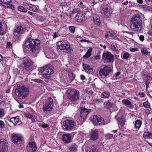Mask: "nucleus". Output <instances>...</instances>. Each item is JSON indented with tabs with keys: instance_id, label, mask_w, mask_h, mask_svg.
Returning a JSON list of instances; mask_svg holds the SVG:
<instances>
[{
	"instance_id": "nucleus-1",
	"label": "nucleus",
	"mask_w": 152,
	"mask_h": 152,
	"mask_svg": "<svg viewBox=\"0 0 152 152\" xmlns=\"http://www.w3.org/2000/svg\"><path fill=\"white\" fill-rule=\"evenodd\" d=\"M40 43V41L37 39L34 40L29 38L26 41L25 45L28 50L33 53H35L38 52Z\"/></svg>"
},
{
	"instance_id": "nucleus-2",
	"label": "nucleus",
	"mask_w": 152,
	"mask_h": 152,
	"mask_svg": "<svg viewBox=\"0 0 152 152\" xmlns=\"http://www.w3.org/2000/svg\"><path fill=\"white\" fill-rule=\"evenodd\" d=\"M131 29L134 31H140L142 29V19L138 14H135L134 17L131 19L130 21Z\"/></svg>"
},
{
	"instance_id": "nucleus-3",
	"label": "nucleus",
	"mask_w": 152,
	"mask_h": 152,
	"mask_svg": "<svg viewBox=\"0 0 152 152\" xmlns=\"http://www.w3.org/2000/svg\"><path fill=\"white\" fill-rule=\"evenodd\" d=\"M29 89L24 86H19L16 92V95L20 99H25L29 94Z\"/></svg>"
},
{
	"instance_id": "nucleus-4",
	"label": "nucleus",
	"mask_w": 152,
	"mask_h": 152,
	"mask_svg": "<svg viewBox=\"0 0 152 152\" xmlns=\"http://www.w3.org/2000/svg\"><path fill=\"white\" fill-rule=\"evenodd\" d=\"M53 68L51 65H48L40 68L42 76L48 78L53 73Z\"/></svg>"
},
{
	"instance_id": "nucleus-5",
	"label": "nucleus",
	"mask_w": 152,
	"mask_h": 152,
	"mask_svg": "<svg viewBox=\"0 0 152 152\" xmlns=\"http://www.w3.org/2000/svg\"><path fill=\"white\" fill-rule=\"evenodd\" d=\"M57 45L59 49L61 50H66L68 53H71L73 51L72 48L70 47L69 43L66 41H59L57 43Z\"/></svg>"
},
{
	"instance_id": "nucleus-6",
	"label": "nucleus",
	"mask_w": 152,
	"mask_h": 152,
	"mask_svg": "<svg viewBox=\"0 0 152 152\" xmlns=\"http://www.w3.org/2000/svg\"><path fill=\"white\" fill-rule=\"evenodd\" d=\"M53 105V100L51 97H49L43 106L42 110L44 112L47 113L51 111Z\"/></svg>"
},
{
	"instance_id": "nucleus-7",
	"label": "nucleus",
	"mask_w": 152,
	"mask_h": 152,
	"mask_svg": "<svg viewBox=\"0 0 152 152\" xmlns=\"http://www.w3.org/2000/svg\"><path fill=\"white\" fill-rule=\"evenodd\" d=\"M76 125L74 121L66 119L63 122V129L66 131H70L73 129Z\"/></svg>"
},
{
	"instance_id": "nucleus-8",
	"label": "nucleus",
	"mask_w": 152,
	"mask_h": 152,
	"mask_svg": "<svg viewBox=\"0 0 152 152\" xmlns=\"http://www.w3.org/2000/svg\"><path fill=\"white\" fill-rule=\"evenodd\" d=\"M112 71V67L105 65L103 68H101L99 71V75L101 77L104 78L108 75Z\"/></svg>"
},
{
	"instance_id": "nucleus-9",
	"label": "nucleus",
	"mask_w": 152,
	"mask_h": 152,
	"mask_svg": "<svg viewBox=\"0 0 152 152\" xmlns=\"http://www.w3.org/2000/svg\"><path fill=\"white\" fill-rule=\"evenodd\" d=\"M91 118L95 126L105 125L107 124V123L104 121V119L99 115L92 116Z\"/></svg>"
},
{
	"instance_id": "nucleus-10",
	"label": "nucleus",
	"mask_w": 152,
	"mask_h": 152,
	"mask_svg": "<svg viewBox=\"0 0 152 152\" xmlns=\"http://www.w3.org/2000/svg\"><path fill=\"white\" fill-rule=\"evenodd\" d=\"M22 64L23 65V68L27 71L29 70V67L33 66L34 62L28 57L23 58Z\"/></svg>"
},
{
	"instance_id": "nucleus-11",
	"label": "nucleus",
	"mask_w": 152,
	"mask_h": 152,
	"mask_svg": "<svg viewBox=\"0 0 152 152\" xmlns=\"http://www.w3.org/2000/svg\"><path fill=\"white\" fill-rule=\"evenodd\" d=\"M113 56L110 52L103 53L102 59L105 63L113 62L114 61Z\"/></svg>"
},
{
	"instance_id": "nucleus-12",
	"label": "nucleus",
	"mask_w": 152,
	"mask_h": 152,
	"mask_svg": "<svg viewBox=\"0 0 152 152\" xmlns=\"http://www.w3.org/2000/svg\"><path fill=\"white\" fill-rule=\"evenodd\" d=\"M11 139L13 142L18 145L22 142L23 138L18 134H13L11 135Z\"/></svg>"
},
{
	"instance_id": "nucleus-13",
	"label": "nucleus",
	"mask_w": 152,
	"mask_h": 152,
	"mask_svg": "<svg viewBox=\"0 0 152 152\" xmlns=\"http://www.w3.org/2000/svg\"><path fill=\"white\" fill-rule=\"evenodd\" d=\"M79 92L75 90L71 91L69 96V99L72 101L74 102L78 99Z\"/></svg>"
},
{
	"instance_id": "nucleus-14",
	"label": "nucleus",
	"mask_w": 152,
	"mask_h": 152,
	"mask_svg": "<svg viewBox=\"0 0 152 152\" xmlns=\"http://www.w3.org/2000/svg\"><path fill=\"white\" fill-rule=\"evenodd\" d=\"M72 139V135L70 134L65 133L62 135V140L65 143H70Z\"/></svg>"
},
{
	"instance_id": "nucleus-15",
	"label": "nucleus",
	"mask_w": 152,
	"mask_h": 152,
	"mask_svg": "<svg viewBox=\"0 0 152 152\" xmlns=\"http://www.w3.org/2000/svg\"><path fill=\"white\" fill-rule=\"evenodd\" d=\"M12 1V0H0L2 3L3 4V6L14 10L15 8L10 3Z\"/></svg>"
},
{
	"instance_id": "nucleus-16",
	"label": "nucleus",
	"mask_w": 152,
	"mask_h": 152,
	"mask_svg": "<svg viewBox=\"0 0 152 152\" xmlns=\"http://www.w3.org/2000/svg\"><path fill=\"white\" fill-rule=\"evenodd\" d=\"M7 143L5 140H0V152H5L7 149Z\"/></svg>"
},
{
	"instance_id": "nucleus-17",
	"label": "nucleus",
	"mask_w": 152,
	"mask_h": 152,
	"mask_svg": "<svg viewBox=\"0 0 152 152\" xmlns=\"http://www.w3.org/2000/svg\"><path fill=\"white\" fill-rule=\"evenodd\" d=\"M26 148L29 152H34L37 149V147L34 142H31L28 144Z\"/></svg>"
},
{
	"instance_id": "nucleus-18",
	"label": "nucleus",
	"mask_w": 152,
	"mask_h": 152,
	"mask_svg": "<svg viewBox=\"0 0 152 152\" xmlns=\"http://www.w3.org/2000/svg\"><path fill=\"white\" fill-rule=\"evenodd\" d=\"M101 12L102 15L106 18L108 17L111 14V12L109 7L103 8Z\"/></svg>"
},
{
	"instance_id": "nucleus-19",
	"label": "nucleus",
	"mask_w": 152,
	"mask_h": 152,
	"mask_svg": "<svg viewBox=\"0 0 152 152\" xmlns=\"http://www.w3.org/2000/svg\"><path fill=\"white\" fill-rule=\"evenodd\" d=\"M90 111L91 110H88L85 108H82V107L81 110H80V115L81 118L84 120L90 113Z\"/></svg>"
},
{
	"instance_id": "nucleus-20",
	"label": "nucleus",
	"mask_w": 152,
	"mask_h": 152,
	"mask_svg": "<svg viewBox=\"0 0 152 152\" xmlns=\"http://www.w3.org/2000/svg\"><path fill=\"white\" fill-rule=\"evenodd\" d=\"M23 28L21 26H17L14 30V35L15 37H18L22 34Z\"/></svg>"
},
{
	"instance_id": "nucleus-21",
	"label": "nucleus",
	"mask_w": 152,
	"mask_h": 152,
	"mask_svg": "<svg viewBox=\"0 0 152 152\" xmlns=\"http://www.w3.org/2000/svg\"><path fill=\"white\" fill-rule=\"evenodd\" d=\"M90 139L92 140H95L99 137L98 132L96 130H92L90 133Z\"/></svg>"
},
{
	"instance_id": "nucleus-22",
	"label": "nucleus",
	"mask_w": 152,
	"mask_h": 152,
	"mask_svg": "<svg viewBox=\"0 0 152 152\" xmlns=\"http://www.w3.org/2000/svg\"><path fill=\"white\" fill-rule=\"evenodd\" d=\"M24 6L27 7V8L28 9L30 10L36 12L38 11V9L37 7L35 5L28 4L26 3H24L23 4Z\"/></svg>"
},
{
	"instance_id": "nucleus-23",
	"label": "nucleus",
	"mask_w": 152,
	"mask_h": 152,
	"mask_svg": "<svg viewBox=\"0 0 152 152\" xmlns=\"http://www.w3.org/2000/svg\"><path fill=\"white\" fill-rule=\"evenodd\" d=\"M75 18L77 22H80L85 19V15L82 13H78L75 16Z\"/></svg>"
},
{
	"instance_id": "nucleus-24",
	"label": "nucleus",
	"mask_w": 152,
	"mask_h": 152,
	"mask_svg": "<svg viewBox=\"0 0 152 152\" xmlns=\"http://www.w3.org/2000/svg\"><path fill=\"white\" fill-rule=\"evenodd\" d=\"M83 66L85 72L87 73H92L93 72V69L90 68V65H89L83 64Z\"/></svg>"
},
{
	"instance_id": "nucleus-25",
	"label": "nucleus",
	"mask_w": 152,
	"mask_h": 152,
	"mask_svg": "<svg viewBox=\"0 0 152 152\" xmlns=\"http://www.w3.org/2000/svg\"><path fill=\"white\" fill-rule=\"evenodd\" d=\"M93 19L94 23L96 25L100 26L101 23L99 19V17L97 15H95L93 16Z\"/></svg>"
},
{
	"instance_id": "nucleus-26",
	"label": "nucleus",
	"mask_w": 152,
	"mask_h": 152,
	"mask_svg": "<svg viewBox=\"0 0 152 152\" xmlns=\"http://www.w3.org/2000/svg\"><path fill=\"white\" fill-rule=\"evenodd\" d=\"M113 104L109 101L104 103V107L107 109H110L113 107Z\"/></svg>"
},
{
	"instance_id": "nucleus-27",
	"label": "nucleus",
	"mask_w": 152,
	"mask_h": 152,
	"mask_svg": "<svg viewBox=\"0 0 152 152\" xmlns=\"http://www.w3.org/2000/svg\"><path fill=\"white\" fill-rule=\"evenodd\" d=\"M19 117H13L10 118V121L13 124L15 125L19 121Z\"/></svg>"
},
{
	"instance_id": "nucleus-28",
	"label": "nucleus",
	"mask_w": 152,
	"mask_h": 152,
	"mask_svg": "<svg viewBox=\"0 0 152 152\" xmlns=\"http://www.w3.org/2000/svg\"><path fill=\"white\" fill-rule=\"evenodd\" d=\"M143 137L145 139L152 138V134L148 132H145L143 134Z\"/></svg>"
},
{
	"instance_id": "nucleus-29",
	"label": "nucleus",
	"mask_w": 152,
	"mask_h": 152,
	"mask_svg": "<svg viewBox=\"0 0 152 152\" xmlns=\"http://www.w3.org/2000/svg\"><path fill=\"white\" fill-rule=\"evenodd\" d=\"M92 50V48L89 49L86 54L83 56V58H84L90 57L91 55V52Z\"/></svg>"
},
{
	"instance_id": "nucleus-30",
	"label": "nucleus",
	"mask_w": 152,
	"mask_h": 152,
	"mask_svg": "<svg viewBox=\"0 0 152 152\" xmlns=\"http://www.w3.org/2000/svg\"><path fill=\"white\" fill-rule=\"evenodd\" d=\"M110 96V94L109 92L106 91L103 92L101 95V97L102 98L106 99L108 98Z\"/></svg>"
},
{
	"instance_id": "nucleus-31",
	"label": "nucleus",
	"mask_w": 152,
	"mask_h": 152,
	"mask_svg": "<svg viewBox=\"0 0 152 152\" xmlns=\"http://www.w3.org/2000/svg\"><path fill=\"white\" fill-rule=\"evenodd\" d=\"M68 75L69 76V80H70V82H71L74 80L75 75V74L71 72L68 73Z\"/></svg>"
},
{
	"instance_id": "nucleus-32",
	"label": "nucleus",
	"mask_w": 152,
	"mask_h": 152,
	"mask_svg": "<svg viewBox=\"0 0 152 152\" xmlns=\"http://www.w3.org/2000/svg\"><path fill=\"white\" fill-rule=\"evenodd\" d=\"M122 103L125 106L132 105L131 102L128 99H123Z\"/></svg>"
},
{
	"instance_id": "nucleus-33",
	"label": "nucleus",
	"mask_w": 152,
	"mask_h": 152,
	"mask_svg": "<svg viewBox=\"0 0 152 152\" xmlns=\"http://www.w3.org/2000/svg\"><path fill=\"white\" fill-rule=\"evenodd\" d=\"M88 150L89 151V152H97L96 147L94 145H92L91 148H88Z\"/></svg>"
},
{
	"instance_id": "nucleus-34",
	"label": "nucleus",
	"mask_w": 152,
	"mask_h": 152,
	"mask_svg": "<svg viewBox=\"0 0 152 152\" xmlns=\"http://www.w3.org/2000/svg\"><path fill=\"white\" fill-rule=\"evenodd\" d=\"M141 122L139 120H137L135 122V127L137 129H139L141 126Z\"/></svg>"
},
{
	"instance_id": "nucleus-35",
	"label": "nucleus",
	"mask_w": 152,
	"mask_h": 152,
	"mask_svg": "<svg viewBox=\"0 0 152 152\" xmlns=\"http://www.w3.org/2000/svg\"><path fill=\"white\" fill-rule=\"evenodd\" d=\"M77 145L75 144H73L70 147L69 150L71 151H76L77 150Z\"/></svg>"
},
{
	"instance_id": "nucleus-36",
	"label": "nucleus",
	"mask_w": 152,
	"mask_h": 152,
	"mask_svg": "<svg viewBox=\"0 0 152 152\" xmlns=\"http://www.w3.org/2000/svg\"><path fill=\"white\" fill-rule=\"evenodd\" d=\"M18 10L20 12H26L27 10L22 6H19L18 7Z\"/></svg>"
},
{
	"instance_id": "nucleus-37",
	"label": "nucleus",
	"mask_w": 152,
	"mask_h": 152,
	"mask_svg": "<svg viewBox=\"0 0 152 152\" xmlns=\"http://www.w3.org/2000/svg\"><path fill=\"white\" fill-rule=\"evenodd\" d=\"M118 124L121 126H122L124 124V121L121 118H118Z\"/></svg>"
},
{
	"instance_id": "nucleus-38",
	"label": "nucleus",
	"mask_w": 152,
	"mask_h": 152,
	"mask_svg": "<svg viewBox=\"0 0 152 152\" xmlns=\"http://www.w3.org/2000/svg\"><path fill=\"white\" fill-rule=\"evenodd\" d=\"M113 137V135L110 134H106L105 135V138L107 139H111Z\"/></svg>"
},
{
	"instance_id": "nucleus-39",
	"label": "nucleus",
	"mask_w": 152,
	"mask_h": 152,
	"mask_svg": "<svg viewBox=\"0 0 152 152\" xmlns=\"http://www.w3.org/2000/svg\"><path fill=\"white\" fill-rule=\"evenodd\" d=\"M79 6L80 8L83 9L85 10H87V7L81 2L80 3Z\"/></svg>"
},
{
	"instance_id": "nucleus-40",
	"label": "nucleus",
	"mask_w": 152,
	"mask_h": 152,
	"mask_svg": "<svg viewBox=\"0 0 152 152\" xmlns=\"http://www.w3.org/2000/svg\"><path fill=\"white\" fill-rule=\"evenodd\" d=\"M148 50L145 48H142L141 49V52L145 55H147L148 54Z\"/></svg>"
},
{
	"instance_id": "nucleus-41",
	"label": "nucleus",
	"mask_w": 152,
	"mask_h": 152,
	"mask_svg": "<svg viewBox=\"0 0 152 152\" xmlns=\"http://www.w3.org/2000/svg\"><path fill=\"white\" fill-rule=\"evenodd\" d=\"M69 30L72 33H74L75 30V27L74 26H70L69 28Z\"/></svg>"
},
{
	"instance_id": "nucleus-42",
	"label": "nucleus",
	"mask_w": 152,
	"mask_h": 152,
	"mask_svg": "<svg viewBox=\"0 0 152 152\" xmlns=\"http://www.w3.org/2000/svg\"><path fill=\"white\" fill-rule=\"evenodd\" d=\"M143 105L144 107L146 108H149L150 106V104L148 102H144Z\"/></svg>"
},
{
	"instance_id": "nucleus-43",
	"label": "nucleus",
	"mask_w": 152,
	"mask_h": 152,
	"mask_svg": "<svg viewBox=\"0 0 152 152\" xmlns=\"http://www.w3.org/2000/svg\"><path fill=\"white\" fill-rule=\"evenodd\" d=\"M109 33L110 34V36L113 38H114L116 37V36L114 32L112 31H110Z\"/></svg>"
},
{
	"instance_id": "nucleus-44",
	"label": "nucleus",
	"mask_w": 152,
	"mask_h": 152,
	"mask_svg": "<svg viewBox=\"0 0 152 152\" xmlns=\"http://www.w3.org/2000/svg\"><path fill=\"white\" fill-rule=\"evenodd\" d=\"M25 115L26 117L29 118L32 120V119L33 118V116L32 115L28 113H25Z\"/></svg>"
},
{
	"instance_id": "nucleus-45",
	"label": "nucleus",
	"mask_w": 152,
	"mask_h": 152,
	"mask_svg": "<svg viewBox=\"0 0 152 152\" xmlns=\"http://www.w3.org/2000/svg\"><path fill=\"white\" fill-rule=\"evenodd\" d=\"M129 57V54L127 53H125L123 55V59H127Z\"/></svg>"
},
{
	"instance_id": "nucleus-46",
	"label": "nucleus",
	"mask_w": 152,
	"mask_h": 152,
	"mask_svg": "<svg viewBox=\"0 0 152 152\" xmlns=\"http://www.w3.org/2000/svg\"><path fill=\"white\" fill-rule=\"evenodd\" d=\"M80 11V10L79 8L74 9L73 10L72 12V13H75L79 12Z\"/></svg>"
},
{
	"instance_id": "nucleus-47",
	"label": "nucleus",
	"mask_w": 152,
	"mask_h": 152,
	"mask_svg": "<svg viewBox=\"0 0 152 152\" xmlns=\"http://www.w3.org/2000/svg\"><path fill=\"white\" fill-rule=\"evenodd\" d=\"M31 80L37 83H40L42 81V80L39 79H32Z\"/></svg>"
},
{
	"instance_id": "nucleus-48",
	"label": "nucleus",
	"mask_w": 152,
	"mask_h": 152,
	"mask_svg": "<svg viewBox=\"0 0 152 152\" xmlns=\"http://www.w3.org/2000/svg\"><path fill=\"white\" fill-rule=\"evenodd\" d=\"M7 47L8 48H12V44L10 42H7Z\"/></svg>"
},
{
	"instance_id": "nucleus-49",
	"label": "nucleus",
	"mask_w": 152,
	"mask_h": 152,
	"mask_svg": "<svg viewBox=\"0 0 152 152\" xmlns=\"http://www.w3.org/2000/svg\"><path fill=\"white\" fill-rule=\"evenodd\" d=\"M4 115V111L3 110L0 109V117H2Z\"/></svg>"
},
{
	"instance_id": "nucleus-50",
	"label": "nucleus",
	"mask_w": 152,
	"mask_h": 152,
	"mask_svg": "<svg viewBox=\"0 0 152 152\" xmlns=\"http://www.w3.org/2000/svg\"><path fill=\"white\" fill-rule=\"evenodd\" d=\"M2 23L1 22H0V35H2V33H1V31H2Z\"/></svg>"
},
{
	"instance_id": "nucleus-51",
	"label": "nucleus",
	"mask_w": 152,
	"mask_h": 152,
	"mask_svg": "<svg viewBox=\"0 0 152 152\" xmlns=\"http://www.w3.org/2000/svg\"><path fill=\"white\" fill-rule=\"evenodd\" d=\"M4 125V122L2 121H0V127L2 128Z\"/></svg>"
},
{
	"instance_id": "nucleus-52",
	"label": "nucleus",
	"mask_w": 152,
	"mask_h": 152,
	"mask_svg": "<svg viewBox=\"0 0 152 152\" xmlns=\"http://www.w3.org/2000/svg\"><path fill=\"white\" fill-rule=\"evenodd\" d=\"M80 77L81 80H82L83 82H84L83 81L86 80L85 76L83 75H80Z\"/></svg>"
},
{
	"instance_id": "nucleus-53",
	"label": "nucleus",
	"mask_w": 152,
	"mask_h": 152,
	"mask_svg": "<svg viewBox=\"0 0 152 152\" xmlns=\"http://www.w3.org/2000/svg\"><path fill=\"white\" fill-rule=\"evenodd\" d=\"M139 39L142 41H143L144 40V37L143 35H140L139 37Z\"/></svg>"
},
{
	"instance_id": "nucleus-54",
	"label": "nucleus",
	"mask_w": 152,
	"mask_h": 152,
	"mask_svg": "<svg viewBox=\"0 0 152 152\" xmlns=\"http://www.w3.org/2000/svg\"><path fill=\"white\" fill-rule=\"evenodd\" d=\"M137 49L136 48H132L130 50V51L131 52H134L137 51Z\"/></svg>"
},
{
	"instance_id": "nucleus-55",
	"label": "nucleus",
	"mask_w": 152,
	"mask_h": 152,
	"mask_svg": "<svg viewBox=\"0 0 152 152\" xmlns=\"http://www.w3.org/2000/svg\"><path fill=\"white\" fill-rule=\"evenodd\" d=\"M137 2L140 4H142L143 3L142 0H137Z\"/></svg>"
},
{
	"instance_id": "nucleus-56",
	"label": "nucleus",
	"mask_w": 152,
	"mask_h": 152,
	"mask_svg": "<svg viewBox=\"0 0 152 152\" xmlns=\"http://www.w3.org/2000/svg\"><path fill=\"white\" fill-rule=\"evenodd\" d=\"M48 125L47 124H42V127L44 128H45L48 127Z\"/></svg>"
},
{
	"instance_id": "nucleus-57",
	"label": "nucleus",
	"mask_w": 152,
	"mask_h": 152,
	"mask_svg": "<svg viewBox=\"0 0 152 152\" xmlns=\"http://www.w3.org/2000/svg\"><path fill=\"white\" fill-rule=\"evenodd\" d=\"M128 3V1L127 0H126V1L125 2H124L122 3V4L123 5H126Z\"/></svg>"
},
{
	"instance_id": "nucleus-58",
	"label": "nucleus",
	"mask_w": 152,
	"mask_h": 152,
	"mask_svg": "<svg viewBox=\"0 0 152 152\" xmlns=\"http://www.w3.org/2000/svg\"><path fill=\"white\" fill-rule=\"evenodd\" d=\"M81 42H90L89 41L87 40H86V39H84V40H82L81 41Z\"/></svg>"
},
{
	"instance_id": "nucleus-59",
	"label": "nucleus",
	"mask_w": 152,
	"mask_h": 152,
	"mask_svg": "<svg viewBox=\"0 0 152 152\" xmlns=\"http://www.w3.org/2000/svg\"><path fill=\"white\" fill-rule=\"evenodd\" d=\"M120 74V73L119 72H117L115 75L116 77H118Z\"/></svg>"
},
{
	"instance_id": "nucleus-60",
	"label": "nucleus",
	"mask_w": 152,
	"mask_h": 152,
	"mask_svg": "<svg viewBox=\"0 0 152 152\" xmlns=\"http://www.w3.org/2000/svg\"><path fill=\"white\" fill-rule=\"evenodd\" d=\"M100 56L99 55H97L95 57V58L96 59H99Z\"/></svg>"
},
{
	"instance_id": "nucleus-61",
	"label": "nucleus",
	"mask_w": 152,
	"mask_h": 152,
	"mask_svg": "<svg viewBox=\"0 0 152 152\" xmlns=\"http://www.w3.org/2000/svg\"><path fill=\"white\" fill-rule=\"evenodd\" d=\"M3 59V57L0 54V62Z\"/></svg>"
},
{
	"instance_id": "nucleus-62",
	"label": "nucleus",
	"mask_w": 152,
	"mask_h": 152,
	"mask_svg": "<svg viewBox=\"0 0 152 152\" xmlns=\"http://www.w3.org/2000/svg\"><path fill=\"white\" fill-rule=\"evenodd\" d=\"M145 84H146V87H147L149 85V82L148 81H146Z\"/></svg>"
},
{
	"instance_id": "nucleus-63",
	"label": "nucleus",
	"mask_w": 152,
	"mask_h": 152,
	"mask_svg": "<svg viewBox=\"0 0 152 152\" xmlns=\"http://www.w3.org/2000/svg\"><path fill=\"white\" fill-rule=\"evenodd\" d=\"M146 142L148 143L149 145H150L152 147V143H150L148 141H146Z\"/></svg>"
},
{
	"instance_id": "nucleus-64",
	"label": "nucleus",
	"mask_w": 152,
	"mask_h": 152,
	"mask_svg": "<svg viewBox=\"0 0 152 152\" xmlns=\"http://www.w3.org/2000/svg\"><path fill=\"white\" fill-rule=\"evenodd\" d=\"M19 107L20 108H23V106L22 105L19 104Z\"/></svg>"
}]
</instances>
